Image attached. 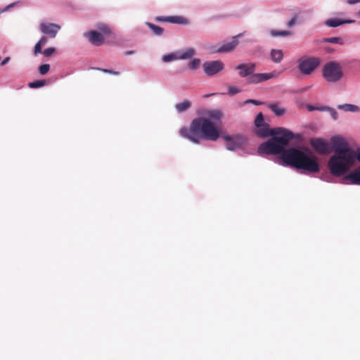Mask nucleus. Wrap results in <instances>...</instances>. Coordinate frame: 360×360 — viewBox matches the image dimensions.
Returning <instances> with one entry per match:
<instances>
[{"label":"nucleus","mask_w":360,"mask_h":360,"mask_svg":"<svg viewBox=\"0 0 360 360\" xmlns=\"http://www.w3.org/2000/svg\"><path fill=\"white\" fill-rule=\"evenodd\" d=\"M155 20L158 22H169L168 16H157Z\"/></svg>","instance_id":"obj_39"},{"label":"nucleus","mask_w":360,"mask_h":360,"mask_svg":"<svg viewBox=\"0 0 360 360\" xmlns=\"http://www.w3.org/2000/svg\"><path fill=\"white\" fill-rule=\"evenodd\" d=\"M197 112H202L201 111H198ZM203 112H212V113H214V112H220L219 110H207V111H204Z\"/></svg>","instance_id":"obj_43"},{"label":"nucleus","mask_w":360,"mask_h":360,"mask_svg":"<svg viewBox=\"0 0 360 360\" xmlns=\"http://www.w3.org/2000/svg\"><path fill=\"white\" fill-rule=\"evenodd\" d=\"M306 109L308 111H314V110H319V111H327L328 112H336L335 110L326 105H315L311 104H306Z\"/></svg>","instance_id":"obj_18"},{"label":"nucleus","mask_w":360,"mask_h":360,"mask_svg":"<svg viewBox=\"0 0 360 360\" xmlns=\"http://www.w3.org/2000/svg\"><path fill=\"white\" fill-rule=\"evenodd\" d=\"M255 124L257 127L255 134L259 137H267L271 134V129H269V124L266 123L263 117V114H257L255 120Z\"/></svg>","instance_id":"obj_10"},{"label":"nucleus","mask_w":360,"mask_h":360,"mask_svg":"<svg viewBox=\"0 0 360 360\" xmlns=\"http://www.w3.org/2000/svg\"><path fill=\"white\" fill-rule=\"evenodd\" d=\"M84 37L94 46H101L104 43V37L101 32L97 30H92L84 33Z\"/></svg>","instance_id":"obj_13"},{"label":"nucleus","mask_w":360,"mask_h":360,"mask_svg":"<svg viewBox=\"0 0 360 360\" xmlns=\"http://www.w3.org/2000/svg\"><path fill=\"white\" fill-rule=\"evenodd\" d=\"M326 50L328 53H330V52H332L333 51L331 48H326Z\"/></svg>","instance_id":"obj_46"},{"label":"nucleus","mask_w":360,"mask_h":360,"mask_svg":"<svg viewBox=\"0 0 360 360\" xmlns=\"http://www.w3.org/2000/svg\"><path fill=\"white\" fill-rule=\"evenodd\" d=\"M17 4H18V2H14V3H12V4H10L9 5L6 6V7L0 9V15L2 13L8 11L11 8L14 7Z\"/></svg>","instance_id":"obj_37"},{"label":"nucleus","mask_w":360,"mask_h":360,"mask_svg":"<svg viewBox=\"0 0 360 360\" xmlns=\"http://www.w3.org/2000/svg\"><path fill=\"white\" fill-rule=\"evenodd\" d=\"M269 136H272L271 139L259 146V154H281L282 160L287 165L311 173L319 171L320 167L316 157L309 156L296 148L285 149L289 141L294 137L292 132L286 129L278 127L271 129Z\"/></svg>","instance_id":"obj_1"},{"label":"nucleus","mask_w":360,"mask_h":360,"mask_svg":"<svg viewBox=\"0 0 360 360\" xmlns=\"http://www.w3.org/2000/svg\"><path fill=\"white\" fill-rule=\"evenodd\" d=\"M243 35V33H240L231 38V41L227 42L219 46V51L221 53H230L235 49L239 43L238 38Z\"/></svg>","instance_id":"obj_14"},{"label":"nucleus","mask_w":360,"mask_h":360,"mask_svg":"<svg viewBox=\"0 0 360 360\" xmlns=\"http://www.w3.org/2000/svg\"><path fill=\"white\" fill-rule=\"evenodd\" d=\"M202 68L206 75L212 77L224 68V64L219 60L205 61L202 63Z\"/></svg>","instance_id":"obj_9"},{"label":"nucleus","mask_w":360,"mask_h":360,"mask_svg":"<svg viewBox=\"0 0 360 360\" xmlns=\"http://www.w3.org/2000/svg\"><path fill=\"white\" fill-rule=\"evenodd\" d=\"M50 70L49 64H42L38 67L39 73L41 75H46Z\"/></svg>","instance_id":"obj_31"},{"label":"nucleus","mask_w":360,"mask_h":360,"mask_svg":"<svg viewBox=\"0 0 360 360\" xmlns=\"http://www.w3.org/2000/svg\"><path fill=\"white\" fill-rule=\"evenodd\" d=\"M39 30L41 33L47 34L51 38H54L60 30V26L51 22H41Z\"/></svg>","instance_id":"obj_12"},{"label":"nucleus","mask_w":360,"mask_h":360,"mask_svg":"<svg viewBox=\"0 0 360 360\" xmlns=\"http://www.w3.org/2000/svg\"><path fill=\"white\" fill-rule=\"evenodd\" d=\"M271 59L276 63H279L283 58V53L281 49H273L270 52Z\"/></svg>","instance_id":"obj_19"},{"label":"nucleus","mask_w":360,"mask_h":360,"mask_svg":"<svg viewBox=\"0 0 360 360\" xmlns=\"http://www.w3.org/2000/svg\"><path fill=\"white\" fill-rule=\"evenodd\" d=\"M46 84V79L35 80L28 84V86L31 89H38L42 87Z\"/></svg>","instance_id":"obj_29"},{"label":"nucleus","mask_w":360,"mask_h":360,"mask_svg":"<svg viewBox=\"0 0 360 360\" xmlns=\"http://www.w3.org/2000/svg\"><path fill=\"white\" fill-rule=\"evenodd\" d=\"M323 43H330V44H344V40L341 37H333L324 38L323 39Z\"/></svg>","instance_id":"obj_28"},{"label":"nucleus","mask_w":360,"mask_h":360,"mask_svg":"<svg viewBox=\"0 0 360 360\" xmlns=\"http://www.w3.org/2000/svg\"><path fill=\"white\" fill-rule=\"evenodd\" d=\"M48 41V39L46 37H41L39 41L35 44L34 47V54L37 56V54L42 53V46L45 45Z\"/></svg>","instance_id":"obj_21"},{"label":"nucleus","mask_w":360,"mask_h":360,"mask_svg":"<svg viewBox=\"0 0 360 360\" xmlns=\"http://www.w3.org/2000/svg\"><path fill=\"white\" fill-rule=\"evenodd\" d=\"M134 53H135V51L134 50H130V51H127L125 52L126 56H129V55H132Z\"/></svg>","instance_id":"obj_42"},{"label":"nucleus","mask_w":360,"mask_h":360,"mask_svg":"<svg viewBox=\"0 0 360 360\" xmlns=\"http://www.w3.org/2000/svg\"><path fill=\"white\" fill-rule=\"evenodd\" d=\"M355 155H334L328 160V168L332 174L340 176L354 164Z\"/></svg>","instance_id":"obj_5"},{"label":"nucleus","mask_w":360,"mask_h":360,"mask_svg":"<svg viewBox=\"0 0 360 360\" xmlns=\"http://www.w3.org/2000/svg\"><path fill=\"white\" fill-rule=\"evenodd\" d=\"M176 60H179V51L172 52L162 56V61L163 63H171Z\"/></svg>","instance_id":"obj_25"},{"label":"nucleus","mask_w":360,"mask_h":360,"mask_svg":"<svg viewBox=\"0 0 360 360\" xmlns=\"http://www.w3.org/2000/svg\"><path fill=\"white\" fill-rule=\"evenodd\" d=\"M168 22L173 24L186 25L188 23V20L187 18L179 15L168 16Z\"/></svg>","instance_id":"obj_23"},{"label":"nucleus","mask_w":360,"mask_h":360,"mask_svg":"<svg viewBox=\"0 0 360 360\" xmlns=\"http://www.w3.org/2000/svg\"><path fill=\"white\" fill-rule=\"evenodd\" d=\"M56 52V49L53 47H50L42 51V53L45 57H50Z\"/></svg>","instance_id":"obj_32"},{"label":"nucleus","mask_w":360,"mask_h":360,"mask_svg":"<svg viewBox=\"0 0 360 360\" xmlns=\"http://www.w3.org/2000/svg\"><path fill=\"white\" fill-rule=\"evenodd\" d=\"M354 20L351 19H340V18H328L324 22V25L330 27H337L345 24L354 23Z\"/></svg>","instance_id":"obj_16"},{"label":"nucleus","mask_w":360,"mask_h":360,"mask_svg":"<svg viewBox=\"0 0 360 360\" xmlns=\"http://www.w3.org/2000/svg\"><path fill=\"white\" fill-rule=\"evenodd\" d=\"M345 181H349L352 184L360 185V166L345 177Z\"/></svg>","instance_id":"obj_17"},{"label":"nucleus","mask_w":360,"mask_h":360,"mask_svg":"<svg viewBox=\"0 0 360 360\" xmlns=\"http://www.w3.org/2000/svg\"><path fill=\"white\" fill-rule=\"evenodd\" d=\"M347 2L349 4L353 5V4L359 3V0H347Z\"/></svg>","instance_id":"obj_41"},{"label":"nucleus","mask_w":360,"mask_h":360,"mask_svg":"<svg viewBox=\"0 0 360 360\" xmlns=\"http://www.w3.org/2000/svg\"><path fill=\"white\" fill-rule=\"evenodd\" d=\"M145 24L155 36H161L164 32V29L158 25L149 22H146Z\"/></svg>","instance_id":"obj_24"},{"label":"nucleus","mask_w":360,"mask_h":360,"mask_svg":"<svg viewBox=\"0 0 360 360\" xmlns=\"http://www.w3.org/2000/svg\"><path fill=\"white\" fill-rule=\"evenodd\" d=\"M360 2V0H359V3Z\"/></svg>","instance_id":"obj_50"},{"label":"nucleus","mask_w":360,"mask_h":360,"mask_svg":"<svg viewBox=\"0 0 360 360\" xmlns=\"http://www.w3.org/2000/svg\"><path fill=\"white\" fill-rule=\"evenodd\" d=\"M359 25H360V21L359 22Z\"/></svg>","instance_id":"obj_49"},{"label":"nucleus","mask_w":360,"mask_h":360,"mask_svg":"<svg viewBox=\"0 0 360 360\" xmlns=\"http://www.w3.org/2000/svg\"><path fill=\"white\" fill-rule=\"evenodd\" d=\"M297 18V15H294V16L287 22V26L289 27H293L295 24Z\"/></svg>","instance_id":"obj_38"},{"label":"nucleus","mask_w":360,"mask_h":360,"mask_svg":"<svg viewBox=\"0 0 360 360\" xmlns=\"http://www.w3.org/2000/svg\"><path fill=\"white\" fill-rule=\"evenodd\" d=\"M195 54V50L193 48H188L181 53L179 52V60L191 59Z\"/></svg>","instance_id":"obj_22"},{"label":"nucleus","mask_w":360,"mask_h":360,"mask_svg":"<svg viewBox=\"0 0 360 360\" xmlns=\"http://www.w3.org/2000/svg\"><path fill=\"white\" fill-rule=\"evenodd\" d=\"M332 115L334 120L337 119V114H332Z\"/></svg>","instance_id":"obj_47"},{"label":"nucleus","mask_w":360,"mask_h":360,"mask_svg":"<svg viewBox=\"0 0 360 360\" xmlns=\"http://www.w3.org/2000/svg\"><path fill=\"white\" fill-rule=\"evenodd\" d=\"M269 136H272L271 139L259 146V154H281L282 160L287 165L311 173L319 171L320 167L316 157L309 156L296 148L285 149L289 141L294 137L292 132L286 129L278 127L271 129Z\"/></svg>","instance_id":"obj_2"},{"label":"nucleus","mask_w":360,"mask_h":360,"mask_svg":"<svg viewBox=\"0 0 360 360\" xmlns=\"http://www.w3.org/2000/svg\"><path fill=\"white\" fill-rule=\"evenodd\" d=\"M216 94H205L203 96L204 98H208L211 96L215 95Z\"/></svg>","instance_id":"obj_45"},{"label":"nucleus","mask_w":360,"mask_h":360,"mask_svg":"<svg viewBox=\"0 0 360 360\" xmlns=\"http://www.w3.org/2000/svg\"><path fill=\"white\" fill-rule=\"evenodd\" d=\"M337 109L340 110H343L345 112H359L360 111V108L358 105L353 104H342L337 105Z\"/></svg>","instance_id":"obj_20"},{"label":"nucleus","mask_w":360,"mask_h":360,"mask_svg":"<svg viewBox=\"0 0 360 360\" xmlns=\"http://www.w3.org/2000/svg\"><path fill=\"white\" fill-rule=\"evenodd\" d=\"M248 103H252L256 105H266L267 107L272 111V112H285L284 108H282L279 106L278 103H266L264 102H261L257 100L254 99H248L244 102V104Z\"/></svg>","instance_id":"obj_15"},{"label":"nucleus","mask_w":360,"mask_h":360,"mask_svg":"<svg viewBox=\"0 0 360 360\" xmlns=\"http://www.w3.org/2000/svg\"><path fill=\"white\" fill-rule=\"evenodd\" d=\"M269 33L271 37H288L292 34V32L288 30H271L269 31Z\"/></svg>","instance_id":"obj_27"},{"label":"nucleus","mask_w":360,"mask_h":360,"mask_svg":"<svg viewBox=\"0 0 360 360\" xmlns=\"http://www.w3.org/2000/svg\"><path fill=\"white\" fill-rule=\"evenodd\" d=\"M297 62L298 70L304 75H309L320 65L321 58L316 56L300 57Z\"/></svg>","instance_id":"obj_7"},{"label":"nucleus","mask_w":360,"mask_h":360,"mask_svg":"<svg viewBox=\"0 0 360 360\" xmlns=\"http://www.w3.org/2000/svg\"><path fill=\"white\" fill-rule=\"evenodd\" d=\"M210 53H221L219 51V46L217 45H211L208 47Z\"/></svg>","instance_id":"obj_34"},{"label":"nucleus","mask_w":360,"mask_h":360,"mask_svg":"<svg viewBox=\"0 0 360 360\" xmlns=\"http://www.w3.org/2000/svg\"><path fill=\"white\" fill-rule=\"evenodd\" d=\"M10 60V57H6L1 63V65L4 66L6 65Z\"/></svg>","instance_id":"obj_40"},{"label":"nucleus","mask_w":360,"mask_h":360,"mask_svg":"<svg viewBox=\"0 0 360 360\" xmlns=\"http://www.w3.org/2000/svg\"><path fill=\"white\" fill-rule=\"evenodd\" d=\"M99 29L105 34H109L110 33V30L106 25H101L99 26Z\"/></svg>","instance_id":"obj_35"},{"label":"nucleus","mask_w":360,"mask_h":360,"mask_svg":"<svg viewBox=\"0 0 360 360\" xmlns=\"http://www.w3.org/2000/svg\"><path fill=\"white\" fill-rule=\"evenodd\" d=\"M233 70H239V77L247 78L249 84H259L271 79L276 78L280 75V72L274 71L267 73H255L256 64L254 63L238 64L233 68Z\"/></svg>","instance_id":"obj_4"},{"label":"nucleus","mask_w":360,"mask_h":360,"mask_svg":"<svg viewBox=\"0 0 360 360\" xmlns=\"http://www.w3.org/2000/svg\"><path fill=\"white\" fill-rule=\"evenodd\" d=\"M98 70H101L103 72H105V73H110V74H112V75H120V72L118 71H115L113 70H110V69H103V68H98Z\"/></svg>","instance_id":"obj_36"},{"label":"nucleus","mask_w":360,"mask_h":360,"mask_svg":"<svg viewBox=\"0 0 360 360\" xmlns=\"http://www.w3.org/2000/svg\"><path fill=\"white\" fill-rule=\"evenodd\" d=\"M240 91L241 90L240 89L234 86H229L228 88V93L230 95H235L240 93Z\"/></svg>","instance_id":"obj_33"},{"label":"nucleus","mask_w":360,"mask_h":360,"mask_svg":"<svg viewBox=\"0 0 360 360\" xmlns=\"http://www.w3.org/2000/svg\"><path fill=\"white\" fill-rule=\"evenodd\" d=\"M343 75L342 66L336 60L327 62L323 67L322 76L328 82H338L343 77Z\"/></svg>","instance_id":"obj_6"},{"label":"nucleus","mask_w":360,"mask_h":360,"mask_svg":"<svg viewBox=\"0 0 360 360\" xmlns=\"http://www.w3.org/2000/svg\"><path fill=\"white\" fill-rule=\"evenodd\" d=\"M356 14H357V15H358L359 17H360V10L357 12V13H356Z\"/></svg>","instance_id":"obj_48"},{"label":"nucleus","mask_w":360,"mask_h":360,"mask_svg":"<svg viewBox=\"0 0 360 360\" xmlns=\"http://www.w3.org/2000/svg\"><path fill=\"white\" fill-rule=\"evenodd\" d=\"M191 106V103L189 101H184L182 103H177L175 105L176 110L178 112H182L188 110Z\"/></svg>","instance_id":"obj_26"},{"label":"nucleus","mask_w":360,"mask_h":360,"mask_svg":"<svg viewBox=\"0 0 360 360\" xmlns=\"http://www.w3.org/2000/svg\"><path fill=\"white\" fill-rule=\"evenodd\" d=\"M201 60L200 58H193L188 65V68L191 70H196L200 65Z\"/></svg>","instance_id":"obj_30"},{"label":"nucleus","mask_w":360,"mask_h":360,"mask_svg":"<svg viewBox=\"0 0 360 360\" xmlns=\"http://www.w3.org/2000/svg\"><path fill=\"white\" fill-rule=\"evenodd\" d=\"M355 158L360 162V151L356 155L355 154Z\"/></svg>","instance_id":"obj_44"},{"label":"nucleus","mask_w":360,"mask_h":360,"mask_svg":"<svg viewBox=\"0 0 360 360\" xmlns=\"http://www.w3.org/2000/svg\"><path fill=\"white\" fill-rule=\"evenodd\" d=\"M222 115L209 114L208 117L194 119L189 129L183 127L180 129V134L195 143L201 140L215 141L221 137L226 142V147L229 150L241 148L246 141L245 136L240 134H221L220 123Z\"/></svg>","instance_id":"obj_3"},{"label":"nucleus","mask_w":360,"mask_h":360,"mask_svg":"<svg viewBox=\"0 0 360 360\" xmlns=\"http://www.w3.org/2000/svg\"><path fill=\"white\" fill-rule=\"evenodd\" d=\"M309 144L311 148L319 154L325 155L330 153L328 143L321 138L311 139L309 140Z\"/></svg>","instance_id":"obj_11"},{"label":"nucleus","mask_w":360,"mask_h":360,"mask_svg":"<svg viewBox=\"0 0 360 360\" xmlns=\"http://www.w3.org/2000/svg\"><path fill=\"white\" fill-rule=\"evenodd\" d=\"M335 155H355L352 149L349 148L348 143L340 136H334L330 139Z\"/></svg>","instance_id":"obj_8"}]
</instances>
